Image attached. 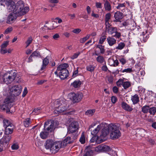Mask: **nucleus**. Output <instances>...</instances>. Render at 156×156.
Listing matches in <instances>:
<instances>
[{
  "label": "nucleus",
  "instance_id": "f257e3e1",
  "mask_svg": "<svg viewBox=\"0 0 156 156\" xmlns=\"http://www.w3.org/2000/svg\"><path fill=\"white\" fill-rule=\"evenodd\" d=\"M108 125L105 123H101L98 125L96 128L93 130H90L91 134L94 136H96L98 133L101 132V133L99 136L101 138L102 142L104 138L106 137L109 134L108 130L107 129Z\"/></svg>",
  "mask_w": 156,
  "mask_h": 156
},
{
  "label": "nucleus",
  "instance_id": "f03ea898",
  "mask_svg": "<svg viewBox=\"0 0 156 156\" xmlns=\"http://www.w3.org/2000/svg\"><path fill=\"white\" fill-rule=\"evenodd\" d=\"M56 109L54 111V114L56 115L67 110L69 107L68 101L64 99L57 100L55 102Z\"/></svg>",
  "mask_w": 156,
  "mask_h": 156
},
{
  "label": "nucleus",
  "instance_id": "7ed1b4c3",
  "mask_svg": "<svg viewBox=\"0 0 156 156\" xmlns=\"http://www.w3.org/2000/svg\"><path fill=\"white\" fill-rule=\"evenodd\" d=\"M61 141L54 142L52 140H47L46 142L45 148L46 149H50L52 153H57L62 147Z\"/></svg>",
  "mask_w": 156,
  "mask_h": 156
},
{
  "label": "nucleus",
  "instance_id": "20e7f679",
  "mask_svg": "<svg viewBox=\"0 0 156 156\" xmlns=\"http://www.w3.org/2000/svg\"><path fill=\"white\" fill-rule=\"evenodd\" d=\"M29 10L28 7H24V4L22 1H18L15 5L14 12L17 16H21L24 15L28 12Z\"/></svg>",
  "mask_w": 156,
  "mask_h": 156
},
{
  "label": "nucleus",
  "instance_id": "39448f33",
  "mask_svg": "<svg viewBox=\"0 0 156 156\" xmlns=\"http://www.w3.org/2000/svg\"><path fill=\"white\" fill-rule=\"evenodd\" d=\"M107 129L108 131H111L110 137L112 139H116L119 138L121 135L120 131L115 125L110 124L108 125Z\"/></svg>",
  "mask_w": 156,
  "mask_h": 156
},
{
  "label": "nucleus",
  "instance_id": "423d86ee",
  "mask_svg": "<svg viewBox=\"0 0 156 156\" xmlns=\"http://www.w3.org/2000/svg\"><path fill=\"white\" fill-rule=\"evenodd\" d=\"M16 73L12 71L7 72L3 76V82L7 84L11 83L15 80Z\"/></svg>",
  "mask_w": 156,
  "mask_h": 156
},
{
  "label": "nucleus",
  "instance_id": "0eeeda50",
  "mask_svg": "<svg viewBox=\"0 0 156 156\" xmlns=\"http://www.w3.org/2000/svg\"><path fill=\"white\" fill-rule=\"evenodd\" d=\"M68 98L71 100L73 103H76L80 101L83 97V94L82 93L71 92L67 96Z\"/></svg>",
  "mask_w": 156,
  "mask_h": 156
},
{
  "label": "nucleus",
  "instance_id": "6e6552de",
  "mask_svg": "<svg viewBox=\"0 0 156 156\" xmlns=\"http://www.w3.org/2000/svg\"><path fill=\"white\" fill-rule=\"evenodd\" d=\"M22 87L20 85H16L12 86L10 89V94L15 96H18L22 90Z\"/></svg>",
  "mask_w": 156,
  "mask_h": 156
},
{
  "label": "nucleus",
  "instance_id": "1a4fd4ad",
  "mask_svg": "<svg viewBox=\"0 0 156 156\" xmlns=\"http://www.w3.org/2000/svg\"><path fill=\"white\" fill-rule=\"evenodd\" d=\"M79 128L78 123L77 122H73L69 125L68 129L69 133H73L76 132Z\"/></svg>",
  "mask_w": 156,
  "mask_h": 156
},
{
  "label": "nucleus",
  "instance_id": "9d476101",
  "mask_svg": "<svg viewBox=\"0 0 156 156\" xmlns=\"http://www.w3.org/2000/svg\"><path fill=\"white\" fill-rule=\"evenodd\" d=\"M5 3L8 11L9 12L13 11L14 12L15 2L12 0H5Z\"/></svg>",
  "mask_w": 156,
  "mask_h": 156
},
{
  "label": "nucleus",
  "instance_id": "9b49d317",
  "mask_svg": "<svg viewBox=\"0 0 156 156\" xmlns=\"http://www.w3.org/2000/svg\"><path fill=\"white\" fill-rule=\"evenodd\" d=\"M54 123L51 121H47L44 123V129L49 133L51 132L54 130Z\"/></svg>",
  "mask_w": 156,
  "mask_h": 156
},
{
  "label": "nucleus",
  "instance_id": "f8f14e48",
  "mask_svg": "<svg viewBox=\"0 0 156 156\" xmlns=\"http://www.w3.org/2000/svg\"><path fill=\"white\" fill-rule=\"evenodd\" d=\"M77 136L75 135L74 136L73 139L72 138L71 139L70 137H67L65 138L62 141H61L62 147L66 146L67 144L73 142L74 140L77 138Z\"/></svg>",
  "mask_w": 156,
  "mask_h": 156
},
{
  "label": "nucleus",
  "instance_id": "ddd939ff",
  "mask_svg": "<svg viewBox=\"0 0 156 156\" xmlns=\"http://www.w3.org/2000/svg\"><path fill=\"white\" fill-rule=\"evenodd\" d=\"M17 16L16 14L14 12L9 14L7 18V23L10 24L13 23L16 19Z\"/></svg>",
  "mask_w": 156,
  "mask_h": 156
},
{
  "label": "nucleus",
  "instance_id": "4468645a",
  "mask_svg": "<svg viewBox=\"0 0 156 156\" xmlns=\"http://www.w3.org/2000/svg\"><path fill=\"white\" fill-rule=\"evenodd\" d=\"M14 96L10 95L5 99L4 101V103L7 104L8 106L11 107L12 106V104L14 101Z\"/></svg>",
  "mask_w": 156,
  "mask_h": 156
},
{
  "label": "nucleus",
  "instance_id": "2eb2a0df",
  "mask_svg": "<svg viewBox=\"0 0 156 156\" xmlns=\"http://www.w3.org/2000/svg\"><path fill=\"white\" fill-rule=\"evenodd\" d=\"M108 64L111 66L115 67L118 66L119 62L117 59H115L111 57L108 60Z\"/></svg>",
  "mask_w": 156,
  "mask_h": 156
},
{
  "label": "nucleus",
  "instance_id": "dca6fc26",
  "mask_svg": "<svg viewBox=\"0 0 156 156\" xmlns=\"http://www.w3.org/2000/svg\"><path fill=\"white\" fill-rule=\"evenodd\" d=\"M69 74L68 70H64L62 72H59V76L61 80H64L68 77Z\"/></svg>",
  "mask_w": 156,
  "mask_h": 156
},
{
  "label": "nucleus",
  "instance_id": "f3484780",
  "mask_svg": "<svg viewBox=\"0 0 156 156\" xmlns=\"http://www.w3.org/2000/svg\"><path fill=\"white\" fill-rule=\"evenodd\" d=\"M147 31L146 30L142 32V34L140 35V39L142 42H145L149 38V36Z\"/></svg>",
  "mask_w": 156,
  "mask_h": 156
},
{
  "label": "nucleus",
  "instance_id": "a211bd4d",
  "mask_svg": "<svg viewBox=\"0 0 156 156\" xmlns=\"http://www.w3.org/2000/svg\"><path fill=\"white\" fill-rule=\"evenodd\" d=\"M107 41L110 46H112L116 44V40L113 37H108L107 38Z\"/></svg>",
  "mask_w": 156,
  "mask_h": 156
},
{
  "label": "nucleus",
  "instance_id": "6ab92c4d",
  "mask_svg": "<svg viewBox=\"0 0 156 156\" xmlns=\"http://www.w3.org/2000/svg\"><path fill=\"white\" fill-rule=\"evenodd\" d=\"M5 128V134L6 135H9L12 133L14 126L13 125H12L10 127L9 126Z\"/></svg>",
  "mask_w": 156,
  "mask_h": 156
},
{
  "label": "nucleus",
  "instance_id": "aec40b11",
  "mask_svg": "<svg viewBox=\"0 0 156 156\" xmlns=\"http://www.w3.org/2000/svg\"><path fill=\"white\" fill-rule=\"evenodd\" d=\"M121 105L122 108L126 111L131 112L133 110V108L126 102H122Z\"/></svg>",
  "mask_w": 156,
  "mask_h": 156
},
{
  "label": "nucleus",
  "instance_id": "412c9836",
  "mask_svg": "<svg viewBox=\"0 0 156 156\" xmlns=\"http://www.w3.org/2000/svg\"><path fill=\"white\" fill-rule=\"evenodd\" d=\"M68 66V65L66 63L61 64L58 66L57 70L59 72H62L64 70H67L66 68Z\"/></svg>",
  "mask_w": 156,
  "mask_h": 156
},
{
  "label": "nucleus",
  "instance_id": "4be33fe9",
  "mask_svg": "<svg viewBox=\"0 0 156 156\" xmlns=\"http://www.w3.org/2000/svg\"><path fill=\"white\" fill-rule=\"evenodd\" d=\"M81 82L79 80L74 81L71 84V86L74 88H76L79 87L81 85Z\"/></svg>",
  "mask_w": 156,
  "mask_h": 156
},
{
  "label": "nucleus",
  "instance_id": "5701e85b",
  "mask_svg": "<svg viewBox=\"0 0 156 156\" xmlns=\"http://www.w3.org/2000/svg\"><path fill=\"white\" fill-rule=\"evenodd\" d=\"M114 16L116 21H120L122 18V14L120 12H117L115 13Z\"/></svg>",
  "mask_w": 156,
  "mask_h": 156
},
{
  "label": "nucleus",
  "instance_id": "b1692460",
  "mask_svg": "<svg viewBox=\"0 0 156 156\" xmlns=\"http://www.w3.org/2000/svg\"><path fill=\"white\" fill-rule=\"evenodd\" d=\"M11 136L9 135L4 136L0 140L3 143L6 144L8 143L11 139Z\"/></svg>",
  "mask_w": 156,
  "mask_h": 156
},
{
  "label": "nucleus",
  "instance_id": "393cba45",
  "mask_svg": "<svg viewBox=\"0 0 156 156\" xmlns=\"http://www.w3.org/2000/svg\"><path fill=\"white\" fill-rule=\"evenodd\" d=\"M131 100L132 101L133 104L137 103L139 101V97L137 94H135L132 96L131 98Z\"/></svg>",
  "mask_w": 156,
  "mask_h": 156
},
{
  "label": "nucleus",
  "instance_id": "a878e982",
  "mask_svg": "<svg viewBox=\"0 0 156 156\" xmlns=\"http://www.w3.org/2000/svg\"><path fill=\"white\" fill-rule=\"evenodd\" d=\"M49 132L44 129V130L41 132L40 134V137L43 139L46 138L48 135Z\"/></svg>",
  "mask_w": 156,
  "mask_h": 156
},
{
  "label": "nucleus",
  "instance_id": "bb28decb",
  "mask_svg": "<svg viewBox=\"0 0 156 156\" xmlns=\"http://www.w3.org/2000/svg\"><path fill=\"white\" fill-rule=\"evenodd\" d=\"M48 63L49 60L48 58V57H47L43 60V64L42 67L41 68V70H42L44 69Z\"/></svg>",
  "mask_w": 156,
  "mask_h": 156
},
{
  "label": "nucleus",
  "instance_id": "cd10ccee",
  "mask_svg": "<svg viewBox=\"0 0 156 156\" xmlns=\"http://www.w3.org/2000/svg\"><path fill=\"white\" fill-rule=\"evenodd\" d=\"M3 126L5 128L10 127L12 125H13L12 122L6 119H5L3 121Z\"/></svg>",
  "mask_w": 156,
  "mask_h": 156
},
{
  "label": "nucleus",
  "instance_id": "c85d7f7f",
  "mask_svg": "<svg viewBox=\"0 0 156 156\" xmlns=\"http://www.w3.org/2000/svg\"><path fill=\"white\" fill-rule=\"evenodd\" d=\"M11 107L9 106H8L7 104H3L1 106L0 105V109L2 110H5L7 112H8V111H10V108Z\"/></svg>",
  "mask_w": 156,
  "mask_h": 156
},
{
  "label": "nucleus",
  "instance_id": "c756f323",
  "mask_svg": "<svg viewBox=\"0 0 156 156\" xmlns=\"http://www.w3.org/2000/svg\"><path fill=\"white\" fill-rule=\"evenodd\" d=\"M31 123V121L30 118H27L25 119L23 121V124L24 126L26 127H28Z\"/></svg>",
  "mask_w": 156,
  "mask_h": 156
},
{
  "label": "nucleus",
  "instance_id": "7c9ffc66",
  "mask_svg": "<svg viewBox=\"0 0 156 156\" xmlns=\"http://www.w3.org/2000/svg\"><path fill=\"white\" fill-rule=\"evenodd\" d=\"M96 48L100 50V53L101 54L104 53L105 51L104 45H102L100 44H98L97 45Z\"/></svg>",
  "mask_w": 156,
  "mask_h": 156
},
{
  "label": "nucleus",
  "instance_id": "2f4dec72",
  "mask_svg": "<svg viewBox=\"0 0 156 156\" xmlns=\"http://www.w3.org/2000/svg\"><path fill=\"white\" fill-rule=\"evenodd\" d=\"M119 29L117 28L116 30L114 32V34H112V36L115 37L116 38H119L121 36V34L120 32H119Z\"/></svg>",
  "mask_w": 156,
  "mask_h": 156
},
{
  "label": "nucleus",
  "instance_id": "473e14b6",
  "mask_svg": "<svg viewBox=\"0 0 156 156\" xmlns=\"http://www.w3.org/2000/svg\"><path fill=\"white\" fill-rule=\"evenodd\" d=\"M117 29V28L116 27H111L108 28L107 31L109 34L112 35Z\"/></svg>",
  "mask_w": 156,
  "mask_h": 156
},
{
  "label": "nucleus",
  "instance_id": "72a5a7b5",
  "mask_svg": "<svg viewBox=\"0 0 156 156\" xmlns=\"http://www.w3.org/2000/svg\"><path fill=\"white\" fill-rule=\"evenodd\" d=\"M130 86L131 83L130 82L127 81H125L124 80L122 86L125 89L128 88Z\"/></svg>",
  "mask_w": 156,
  "mask_h": 156
},
{
  "label": "nucleus",
  "instance_id": "f704fd0d",
  "mask_svg": "<svg viewBox=\"0 0 156 156\" xmlns=\"http://www.w3.org/2000/svg\"><path fill=\"white\" fill-rule=\"evenodd\" d=\"M104 7L106 10L109 11L111 10V7L110 3L106 1L104 4Z\"/></svg>",
  "mask_w": 156,
  "mask_h": 156
},
{
  "label": "nucleus",
  "instance_id": "c9c22d12",
  "mask_svg": "<svg viewBox=\"0 0 156 156\" xmlns=\"http://www.w3.org/2000/svg\"><path fill=\"white\" fill-rule=\"evenodd\" d=\"M97 61L101 63L105 62V60L103 56L99 55L96 58Z\"/></svg>",
  "mask_w": 156,
  "mask_h": 156
},
{
  "label": "nucleus",
  "instance_id": "e433bc0d",
  "mask_svg": "<svg viewBox=\"0 0 156 156\" xmlns=\"http://www.w3.org/2000/svg\"><path fill=\"white\" fill-rule=\"evenodd\" d=\"M150 107L148 105H145L143 106L142 108V112L144 113H147L149 112Z\"/></svg>",
  "mask_w": 156,
  "mask_h": 156
},
{
  "label": "nucleus",
  "instance_id": "4c0bfd02",
  "mask_svg": "<svg viewBox=\"0 0 156 156\" xmlns=\"http://www.w3.org/2000/svg\"><path fill=\"white\" fill-rule=\"evenodd\" d=\"M95 112L94 109L87 110L85 113V114L89 116H91L93 115Z\"/></svg>",
  "mask_w": 156,
  "mask_h": 156
},
{
  "label": "nucleus",
  "instance_id": "58836bf2",
  "mask_svg": "<svg viewBox=\"0 0 156 156\" xmlns=\"http://www.w3.org/2000/svg\"><path fill=\"white\" fill-rule=\"evenodd\" d=\"M102 152L108 151L110 150V147L107 145L102 144Z\"/></svg>",
  "mask_w": 156,
  "mask_h": 156
},
{
  "label": "nucleus",
  "instance_id": "ea45409f",
  "mask_svg": "<svg viewBox=\"0 0 156 156\" xmlns=\"http://www.w3.org/2000/svg\"><path fill=\"white\" fill-rule=\"evenodd\" d=\"M93 152L91 150H87L84 156H93Z\"/></svg>",
  "mask_w": 156,
  "mask_h": 156
},
{
  "label": "nucleus",
  "instance_id": "a19ab883",
  "mask_svg": "<svg viewBox=\"0 0 156 156\" xmlns=\"http://www.w3.org/2000/svg\"><path fill=\"white\" fill-rule=\"evenodd\" d=\"M90 35H87L85 37L81 38L80 40V43H83L85 42L90 37Z\"/></svg>",
  "mask_w": 156,
  "mask_h": 156
},
{
  "label": "nucleus",
  "instance_id": "79ce46f5",
  "mask_svg": "<svg viewBox=\"0 0 156 156\" xmlns=\"http://www.w3.org/2000/svg\"><path fill=\"white\" fill-rule=\"evenodd\" d=\"M125 45V44L124 43L120 42L118 46L116 47V49L120 50H122L124 48Z\"/></svg>",
  "mask_w": 156,
  "mask_h": 156
},
{
  "label": "nucleus",
  "instance_id": "37998d69",
  "mask_svg": "<svg viewBox=\"0 0 156 156\" xmlns=\"http://www.w3.org/2000/svg\"><path fill=\"white\" fill-rule=\"evenodd\" d=\"M13 29V28L12 27L9 26L6 29V30L4 31V34H7L10 33L12 31Z\"/></svg>",
  "mask_w": 156,
  "mask_h": 156
},
{
  "label": "nucleus",
  "instance_id": "c03bdc74",
  "mask_svg": "<svg viewBox=\"0 0 156 156\" xmlns=\"http://www.w3.org/2000/svg\"><path fill=\"white\" fill-rule=\"evenodd\" d=\"M102 144L98 145L95 148V151L98 153L102 152Z\"/></svg>",
  "mask_w": 156,
  "mask_h": 156
},
{
  "label": "nucleus",
  "instance_id": "a18cd8bd",
  "mask_svg": "<svg viewBox=\"0 0 156 156\" xmlns=\"http://www.w3.org/2000/svg\"><path fill=\"white\" fill-rule=\"evenodd\" d=\"M80 141L82 144H83L85 142V139L83 133L81 134V137L80 138Z\"/></svg>",
  "mask_w": 156,
  "mask_h": 156
},
{
  "label": "nucleus",
  "instance_id": "49530a36",
  "mask_svg": "<svg viewBox=\"0 0 156 156\" xmlns=\"http://www.w3.org/2000/svg\"><path fill=\"white\" fill-rule=\"evenodd\" d=\"M149 112L150 114L154 115L156 112V107L150 108Z\"/></svg>",
  "mask_w": 156,
  "mask_h": 156
},
{
  "label": "nucleus",
  "instance_id": "de8ad7c7",
  "mask_svg": "<svg viewBox=\"0 0 156 156\" xmlns=\"http://www.w3.org/2000/svg\"><path fill=\"white\" fill-rule=\"evenodd\" d=\"M106 36L105 35L102 36L100 38L99 44H103L106 39Z\"/></svg>",
  "mask_w": 156,
  "mask_h": 156
},
{
  "label": "nucleus",
  "instance_id": "09e8293b",
  "mask_svg": "<svg viewBox=\"0 0 156 156\" xmlns=\"http://www.w3.org/2000/svg\"><path fill=\"white\" fill-rule=\"evenodd\" d=\"M33 39L32 37H28L27 41L25 42L26 44V48L28 47L29 45L32 42Z\"/></svg>",
  "mask_w": 156,
  "mask_h": 156
},
{
  "label": "nucleus",
  "instance_id": "8fccbe9b",
  "mask_svg": "<svg viewBox=\"0 0 156 156\" xmlns=\"http://www.w3.org/2000/svg\"><path fill=\"white\" fill-rule=\"evenodd\" d=\"M124 79H120L116 82L117 85L118 86L121 87V85L122 86L123 83L124 81Z\"/></svg>",
  "mask_w": 156,
  "mask_h": 156
},
{
  "label": "nucleus",
  "instance_id": "3c124183",
  "mask_svg": "<svg viewBox=\"0 0 156 156\" xmlns=\"http://www.w3.org/2000/svg\"><path fill=\"white\" fill-rule=\"evenodd\" d=\"M31 55L33 57H40L41 56L40 53L38 51H34Z\"/></svg>",
  "mask_w": 156,
  "mask_h": 156
},
{
  "label": "nucleus",
  "instance_id": "603ef678",
  "mask_svg": "<svg viewBox=\"0 0 156 156\" xmlns=\"http://www.w3.org/2000/svg\"><path fill=\"white\" fill-rule=\"evenodd\" d=\"M95 68V67L94 66L91 65H90L87 67V70L91 72L93 71L94 70Z\"/></svg>",
  "mask_w": 156,
  "mask_h": 156
},
{
  "label": "nucleus",
  "instance_id": "864d4df0",
  "mask_svg": "<svg viewBox=\"0 0 156 156\" xmlns=\"http://www.w3.org/2000/svg\"><path fill=\"white\" fill-rule=\"evenodd\" d=\"M41 110V108H35L33 111V112H35L36 115H38L40 112Z\"/></svg>",
  "mask_w": 156,
  "mask_h": 156
},
{
  "label": "nucleus",
  "instance_id": "5fc2aeb1",
  "mask_svg": "<svg viewBox=\"0 0 156 156\" xmlns=\"http://www.w3.org/2000/svg\"><path fill=\"white\" fill-rule=\"evenodd\" d=\"M122 73H130L133 72V70L131 68H128L121 71Z\"/></svg>",
  "mask_w": 156,
  "mask_h": 156
},
{
  "label": "nucleus",
  "instance_id": "6e6d98bb",
  "mask_svg": "<svg viewBox=\"0 0 156 156\" xmlns=\"http://www.w3.org/2000/svg\"><path fill=\"white\" fill-rule=\"evenodd\" d=\"M80 54V52H78L74 54L71 56L70 58L72 59H74L76 58Z\"/></svg>",
  "mask_w": 156,
  "mask_h": 156
},
{
  "label": "nucleus",
  "instance_id": "4d7b16f0",
  "mask_svg": "<svg viewBox=\"0 0 156 156\" xmlns=\"http://www.w3.org/2000/svg\"><path fill=\"white\" fill-rule=\"evenodd\" d=\"M19 148V146L18 144L17 143L14 144L11 146V148L13 150H17Z\"/></svg>",
  "mask_w": 156,
  "mask_h": 156
},
{
  "label": "nucleus",
  "instance_id": "13d9d810",
  "mask_svg": "<svg viewBox=\"0 0 156 156\" xmlns=\"http://www.w3.org/2000/svg\"><path fill=\"white\" fill-rule=\"evenodd\" d=\"M118 60L123 65H124L126 62V60L123 58H120L118 59Z\"/></svg>",
  "mask_w": 156,
  "mask_h": 156
},
{
  "label": "nucleus",
  "instance_id": "bf43d9fd",
  "mask_svg": "<svg viewBox=\"0 0 156 156\" xmlns=\"http://www.w3.org/2000/svg\"><path fill=\"white\" fill-rule=\"evenodd\" d=\"M111 14L110 13H108L106 14L105 16V21H109L111 18Z\"/></svg>",
  "mask_w": 156,
  "mask_h": 156
},
{
  "label": "nucleus",
  "instance_id": "052dcab7",
  "mask_svg": "<svg viewBox=\"0 0 156 156\" xmlns=\"http://www.w3.org/2000/svg\"><path fill=\"white\" fill-rule=\"evenodd\" d=\"M99 136H95L93 137L90 140V141L91 143L94 142L95 141H96L97 140L99 139Z\"/></svg>",
  "mask_w": 156,
  "mask_h": 156
},
{
  "label": "nucleus",
  "instance_id": "680f3d73",
  "mask_svg": "<svg viewBox=\"0 0 156 156\" xmlns=\"http://www.w3.org/2000/svg\"><path fill=\"white\" fill-rule=\"evenodd\" d=\"M8 52V50L5 48H1L0 52L2 54H4Z\"/></svg>",
  "mask_w": 156,
  "mask_h": 156
},
{
  "label": "nucleus",
  "instance_id": "e2e57ef3",
  "mask_svg": "<svg viewBox=\"0 0 156 156\" xmlns=\"http://www.w3.org/2000/svg\"><path fill=\"white\" fill-rule=\"evenodd\" d=\"M125 7V3H119V4L118 6L116 7L117 9H120L121 8Z\"/></svg>",
  "mask_w": 156,
  "mask_h": 156
},
{
  "label": "nucleus",
  "instance_id": "0e129e2a",
  "mask_svg": "<svg viewBox=\"0 0 156 156\" xmlns=\"http://www.w3.org/2000/svg\"><path fill=\"white\" fill-rule=\"evenodd\" d=\"M9 41H6L3 43L1 45V48H5L9 44Z\"/></svg>",
  "mask_w": 156,
  "mask_h": 156
},
{
  "label": "nucleus",
  "instance_id": "69168bd1",
  "mask_svg": "<svg viewBox=\"0 0 156 156\" xmlns=\"http://www.w3.org/2000/svg\"><path fill=\"white\" fill-rule=\"evenodd\" d=\"M28 93V91L27 88L26 87H25L24 89L23 92V94L22 95V96L23 97H24Z\"/></svg>",
  "mask_w": 156,
  "mask_h": 156
},
{
  "label": "nucleus",
  "instance_id": "338daca9",
  "mask_svg": "<svg viewBox=\"0 0 156 156\" xmlns=\"http://www.w3.org/2000/svg\"><path fill=\"white\" fill-rule=\"evenodd\" d=\"M81 30L79 28L75 29L72 30V32L75 34H78L80 33Z\"/></svg>",
  "mask_w": 156,
  "mask_h": 156
},
{
  "label": "nucleus",
  "instance_id": "774afa93",
  "mask_svg": "<svg viewBox=\"0 0 156 156\" xmlns=\"http://www.w3.org/2000/svg\"><path fill=\"white\" fill-rule=\"evenodd\" d=\"M91 16L95 18H98L99 17V15L98 14L94 13V11H92L91 14Z\"/></svg>",
  "mask_w": 156,
  "mask_h": 156
}]
</instances>
